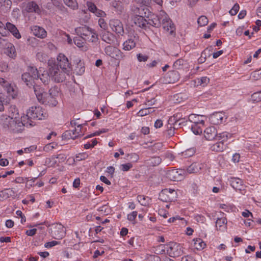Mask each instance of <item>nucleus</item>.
Masks as SVG:
<instances>
[{"label":"nucleus","instance_id":"13d9d810","mask_svg":"<svg viewBox=\"0 0 261 261\" xmlns=\"http://www.w3.org/2000/svg\"><path fill=\"white\" fill-rule=\"evenodd\" d=\"M36 57L38 60L41 62H43L46 59V55L43 52H38L36 54Z\"/></svg>","mask_w":261,"mask_h":261},{"label":"nucleus","instance_id":"09e8293b","mask_svg":"<svg viewBox=\"0 0 261 261\" xmlns=\"http://www.w3.org/2000/svg\"><path fill=\"white\" fill-rule=\"evenodd\" d=\"M59 95V89L58 87L54 86L51 87L49 90V94L48 95L53 96V97H57Z\"/></svg>","mask_w":261,"mask_h":261},{"label":"nucleus","instance_id":"a211bd4d","mask_svg":"<svg viewBox=\"0 0 261 261\" xmlns=\"http://www.w3.org/2000/svg\"><path fill=\"white\" fill-rule=\"evenodd\" d=\"M133 21L136 25L146 29L147 28V19L141 15H135L133 18Z\"/></svg>","mask_w":261,"mask_h":261},{"label":"nucleus","instance_id":"774afa93","mask_svg":"<svg viewBox=\"0 0 261 261\" xmlns=\"http://www.w3.org/2000/svg\"><path fill=\"white\" fill-rule=\"evenodd\" d=\"M183 63L184 60L182 59H178L174 63L173 67L175 69H179L183 65Z\"/></svg>","mask_w":261,"mask_h":261},{"label":"nucleus","instance_id":"f3484780","mask_svg":"<svg viewBox=\"0 0 261 261\" xmlns=\"http://www.w3.org/2000/svg\"><path fill=\"white\" fill-rule=\"evenodd\" d=\"M34 91L36 94V97L39 102L44 103V98L47 95L46 93L44 91V89L40 87L39 86L34 85L33 86Z\"/></svg>","mask_w":261,"mask_h":261},{"label":"nucleus","instance_id":"c9c22d12","mask_svg":"<svg viewBox=\"0 0 261 261\" xmlns=\"http://www.w3.org/2000/svg\"><path fill=\"white\" fill-rule=\"evenodd\" d=\"M168 76L170 78L169 83H174L179 79V74L177 71H172L168 73Z\"/></svg>","mask_w":261,"mask_h":261},{"label":"nucleus","instance_id":"a18cd8bd","mask_svg":"<svg viewBox=\"0 0 261 261\" xmlns=\"http://www.w3.org/2000/svg\"><path fill=\"white\" fill-rule=\"evenodd\" d=\"M87 156V155L86 154H79L78 155H76V157L73 159L72 158H69L67 160V161L71 162H80L83 159H85Z\"/></svg>","mask_w":261,"mask_h":261},{"label":"nucleus","instance_id":"a19ab883","mask_svg":"<svg viewBox=\"0 0 261 261\" xmlns=\"http://www.w3.org/2000/svg\"><path fill=\"white\" fill-rule=\"evenodd\" d=\"M152 108H146L142 109L138 113V115L140 117L146 116L152 112Z\"/></svg>","mask_w":261,"mask_h":261},{"label":"nucleus","instance_id":"7c9ffc66","mask_svg":"<svg viewBox=\"0 0 261 261\" xmlns=\"http://www.w3.org/2000/svg\"><path fill=\"white\" fill-rule=\"evenodd\" d=\"M226 148V145L224 143L220 141H218V142L213 145H212L211 147V149L212 151L220 152L223 151Z\"/></svg>","mask_w":261,"mask_h":261},{"label":"nucleus","instance_id":"f704fd0d","mask_svg":"<svg viewBox=\"0 0 261 261\" xmlns=\"http://www.w3.org/2000/svg\"><path fill=\"white\" fill-rule=\"evenodd\" d=\"M231 136V135L226 132L218 134L216 140L218 141H222L223 143L227 141L228 138Z\"/></svg>","mask_w":261,"mask_h":261},{"label":"nucleus","instance_id":"9d476101","mask_svg":"<svg viewBox=\"0 0 261 261\" xmlns=\"http://www.w3.org/2000/svg\"><path fill=\"white\" fill-rule=\"evenodd\" d=\"M75 32L78 36L85 40L89 39L92 34V30L86 25L76 28Z\"/></svg>","mask_w":261,"mask_h":261},{"label":"nucleus","instance_id":"680f3d73","mask_svg":"<svg viewBox=\"0 0 261 261\" xmlns=\"http://www.w3.org/2000/svg\"><path fill=\"white\" fill-rule=\"evenodd\" d=\"M239 10V5L236 4L229 11V13L231 15H235L237 14Z\"/></svg>","mask_w":261,"mask_h":261},{"label":"nucleus","instance_id":"ddd939ff","mask_svg":"<svg viewBox=\"0 0 261 261\" xmlns=\"http://www.w3.org/2000/svg\"><path fill=\"white\" fill-rule=\"evenodd\" d=\"M231 186L236 191H242L245 189L243 181L240 178L237 177H230L229 179Z\"/></svg>","mask_w":261,"mask_h":261},{"label":"nucleus","instance_id":"423d86ee","mask_svg":"<svg viewBox=\"0 0 261 261\" xmlns=\"http://www.w3.org/2000/svg\"><path fill=\"white\" fill-rule=\"evenodd\" d=\"M186 171L185 169H173L167 171L166 176L173 181H180L185 177Z\"/></svg>","mask_w":261,"mask_h":261},{"label":"nucleus","instance_id":"864d4df0","mask_svg":"<svg viewBox=\"0 0 261 261\" xmlns=\"http://www.w3.org/2000/svg\"><path fill=\"white\" fill-rule=\"evenodd\" d=\"M86 5L87 7H88V10L93 13L95 12V11H96L97 9L95 4L90 1L87 2Z\"/></svg>","mask_w":261,"mask_h":261},{"label":"nucleus","instance_id":"6e6552de","mask_svg":"<svg viewBox=\"0 0 261 261\" xmlns=\"http://www.w3.org/2000/svg\"><path fill=\"white\" fill-rule=\"evenodd\" d=\"M159 197L162 201H173L177 197V192L172 189H165L160 193Z\"/></svg>","mask_w":261,"mask_h":261},{"label":"nucleus","instance_id":"37998d69","mask_svg":"<svg viewBox=\"0 0 261 261\" xmlns=\"http://www.w3.org/2000/svg\"><path fill=\"white\" fill-rule=\"evenodd\" d=\"M195 152V149L191 148L187 149L185 151L181 152V155L185 158H188L192 156Z\"/></svg>","mask_w":261,"mask_h":261},{"label":"nucleus","instance_id":"473e14b6","mask_svg":"<svg viewBox=\"0 0 261 261\" xmlns=\"http://www.w3.org/2000/svg\"><path fill=\"white\" fill-rule=\"evenodd\" d=\"M43 101H44V103L48 105L51 107H55L58 104V101L56 97L49 96L48 94L45 96Z\"/></svg>","mask_w":261,"mask_h":261},{"label":"nucleus","instance_id":"ea45409f","mask_svg":"<svg viewBox=\"0 0 261 261\" xmlns=\"http://www.w3.org/2000/svg\"><path fill=\"white\" fill-rule=\"evenodd\" d=\"M124 56L123 55L122 53L118 49L116 48V50H114V53L112 55L111 57L113 58H114L117 60H120L124 58Z\"/></svg>","mask_w":261,"mask_h":261},{"label":"nucleus","instance_id":"c756f323","mask_svg":"<svg viewBox=\"0 0 261 261\" xmlns=\"http://www.w3.org/2000/svg\"><path fill=\"white\" fill-rule=\"evenodd\" d=\"M42 70L41 69L38 71H39V80H40L44 84H47L48 82V80L49 79V77L51 76H50L49 74V69H48V73H47L45 70H43V73L40 74V72H42Z\"/></svg>","mask_w":261,"mask_h":261},{"label":"nucleus","instance_id":"3c124183","mask_svg":"<svg viewBox=\"0 0 261 261\" xmlns=\"http://www.w3.org/2000/svg\"><path fill=\"white\" fill-rule=\"evenodd\" d=\"M116 47H113L111 45H109V46L106 47L105 48V53L108 56L111 57L112 55H113V54L114 53V50H116Z\"/></svg>","mask_w":261,"mask_h":261},{"label":"nucleus","instance_id":"a878e982","mask_svg":"<svg viewBox=\"0 0 261 261\" xmlns=\"http://www.w3.org/2000/svg\"><path fill=\"white\" fill-rule=\"evenodd\" d=\"M12 119H21L22 117L20 116L18 109L15 106H11L9 110V115L7 116Z\"/></svg>","mask_w":261,"mask_h":261},{"label":"nucleus","instance_id":"338daca9","mask_svg":"<svg viewBox=\"0 0 261 261\" xmlns=\"http://www.w3.org/2000/svg\"><path fill=\"white\" fill-rule=\"evenodd\" d=\"M220 207L226 212H229L233 208V206L230 205H227L225 204H220Z\"/></svg>","mask_w":261,"mask_h":261},{"label":"nucleus","instance_id":"f03ea898","mask_svg":"<svg viewBox=\"0 0 261 261\" xmlns=\"http://www.w3.org/2000/svg\"><path fill=\"white\" fill-rule=\"evenodd\" d=\"M25 117H23V121H24ZM1 123L3 128L11 133H19L21 132L25 123L22 122V120L12 119L8 117L7 115H2L1 117Z\"/></svg>","mask_w":261,"mask_h":261},{"label":"nucleus","instance_id":"1a4fd4ad","mask_svg":"<svg viewBox=\"0 0 261 261\" xmlns=\"http://www.w3.org/2000/svg\"><path fill=\"white\" fill-rule=\"evenodd\" d=\"M168 251L170 256L175 257L183 254L184 248L181 244L173 243L170 244Z\"/></svg>","mask_w":261,"mask_h":261},{"label":"nucleus","instance_id":"393cba45","mask_svg":"<svg viewBox=\"0 0 261 261\" xmlns=\"http://www.w3.org/2000/svg\"><path fill=\"white\" fill-rule=\"evenodd\" d=\"M6 28L10 31L16 38L20 39L21 38L20 34L17 28L13 24L10 22H7L5 25V29Z\"/></svg>","mask_w":261,"mask_h":261},{"label":"nucleus","instance_id":"603ef678","mask_svg":"<svg viewBox=\"0 0 261 261\" xmlns=\"http://www.w3.org/2000/svg\"><path fill=\"white\" fill-rule=\"evenodd\" d=\"M251 99L254 102H259L261 100V91L255 92L251 95Z\"/></svg>","mask_w":261,"mask_h":261},{"label":"nucleus","instance_id":"c85d7f7f","mask_svg":"<svg viewBox=\"0 0 261 261\" xmlns=\"http://www.w3.org/2000/svg\"><path fill=\"white\" fill-rule=\"evenodd\" d=\"M193 242V246L197 250H202L206 246L205 242L200 238L194 239Z\"/></svg>","mask_w":261,"mask_h":261},{"label":"nucleus","instance_id":"2f4dec72","mask_svg":"<svg viewBox=\"0 0 261 261\" xmlns=\"http://www.w3.org/2000/svg\"><path fill=\"white\" fill-rule=\"evenodd\" d=\"M201 164H190L186 170V173H193L198 172L201 168Z\"/></svg>","mask_w":261,"mask_h":261},{"label":"nucleus","instance_id":"c03bdc74","mask_svg":"<svg viewBox=\"0 0 261 261\" xmlns=\"http://www.w3.org/2000/svg\"><path fill=\"white\" fill-rule=\"evenodd\" d=\"M64 2L68 7L73 9L77 8V3L75 0H64Z\"/></svg>","mask_w":261,"mask_h":261},{"label":"nucleus","instance_id":"72a5a7b5","mask_svg":"<svg viewBox=\"0 0 261 261\" xmlns=\"http://www.w3.org/2000/svg\"><path fill=\"white\" fill-rule=\"evenodd\" d=\"M137 200L142 205L144 206L148 205L150 202V199L148 197H145L143 195L138 196Z\"/></svg>","mask_w":261,"mask_h":261},{"label":"nucleus","instance_id":"f257e3e1","mask_svg":"<svg viewBox=\"0 0 261 261\" xmlns=\"http://www.w3.org/2000/svg\"><path fill=\"white\" fill-rule=\"evenodd\" d=\"M49 74L57 83L65 81L66 75H69L72 71V66L68 58L61 53L58 56L57 62L49 63Z\"/></svg>","mask_w":261,"mask_h":261},{"label":"nucleus","instance_id":"4d7b16f0","mask_svg":"<svg viewBox=\"0 0 261 261\" xmlns=\"http://www.w3.org/2000/svg\"><path fill=\"white\" fill-rule=\"evenodd\" d=\"M83 40L84 39H82L81 37H75L73 39V42L77 46L81 47L83 46L84 44Z\"/></svg>","mask_w":261,"mask_h":261},{"label":"nucleus","instance_id":"20e7f679","mask_svg":"<svg viewBox=\"0 0 261 261\" xmlns=\"http://www.w3.org/2000/svg\"><path fill=\"white\" fill-rule=\"evenodd\" d=\"M28 119H45L48 117L47 111L41 107H32L27 112Z\"/></svg>","mask_w":261,"mask_h":261},{"label":"nucleus","instance_id":"052dcab7","mask_svg":"<svg viewBox=\"0 0 261 261\" xmlns=\"http://www.w3.org/2000/svg\"><path fill=\"white\" fill-rule=\"evenodd\" d=\"M137 59L139 62H146L148 59V56L142 54L137 55Z\"/></svg>","mask_w":261,"mask_h":261},{"label":"nucleus","instance_id":"8fccbe9b","mask_svg":"<svg viewBox=\"0 0 261 261\" xmlns=\"http://www.w3.org/2000/svg\"><path fill=\"white\" fill-rule=\"evenodd\" d=\"M145 258L146 261H161V259L159 256L149 254H146Z\"/></svg>","mask_w":261,"mask_h":261},{"label":"nucleus","instance_id":"9b49d317","mask_svg":"<svg viewBox=\"0 0 261 261\" xmlns=\"http://www.w3.org/2000/svg\"><path fill=\"white\" fill-rule=\"evenodd\" d=\"M109 25L113 30L117 34L122 35L124 33V29L121 22L118 19H111L110 20Z\"/></svg>","mask_w":261,"mask_h":261},{"label":"nucleus","instance_id":"2eb2a0df","mask_svg":"<svg viewBox=\"0 0 261 261\" xmlns=\"http://www.w3.org/2000/svg\"><path fill=\"white\" fill-rule=\"evenodd\" d=\"M161 12L159 15L152 14L150 17H147V28L150 25L159 28L161 26Z\"/></svg>","mask_w":261,"mask_h":261},{"label":"nucleus","instance_id":"aec40b11","mask_svg":"<svg viewBox=\"0 0 261 261\" xmlns=\"http://www.w3.org/2000/svg\"><path fill=\"white\" fill-rule=\"evenodd\" d=\"M4 195V198L7 199L9 198H15L17 196L18 191L17 188H6L2 191Z\"/></svg>","mask_w":261,"mask_h":261},{"label":"nucleus","instance_id":"dca6fc26","mask_svg":"<svg viewBox=\"0 0 261 261\" xmlns=\"http://www.w3.org/2000/svg\"><path fill=\"white\" fill-rule=\"evenodd\" d=\"M82 124L77 125V127L73 130H68L64 133V137L67 139H75L78 136L83 135L81 134Z\"/></svg>","mask_w":261,"mask_h":261},{"label":"nucleus","instance_id":"4c0bfd02","mask_svg":"<svg viewBox=\"0 0 261 261\" xmlns=\"http://www.w3.org/2000/svg\"><path fill=\"white\" fill-rule=\"evenodd\" d=\"M66 158L64 154H61L57 156H53V163H62L65 162Z\"/></svg>","mask_w":261,"mask_h":261},{"label":"nucleus","instance_id":"5fc2aeb1","mask_svg":"<svg viewBox=\"0 0 261 261\" xmlns=\"http://www.w3.org/2000/svg\"><path fill=\"white\" fill-rule=\"evenodd\" d=\"M164 246L160 245L154 248V252L156 254H161L165 253Z\"/></svg>","mask_w":261,"mask_h":261},{"label":"nucleus","instance_id":"79ce46f5","mask_svg":"<svg viewBox=\"0 0 261 261\" xmlns=\"http://www.w3.org/2000/svg\"><path fill=\"white\" fill-rule=\"evenodd\" d=\"M188 188L193 193H196L198 191V185L194 181H190L189 183Z\"/></svg>","mask_w":261,"mask_h":261},{"label":"nucleus","instance_id":"cd10ccee","mask_svg":"<svg viewBox=\"0 0 261 261\" xmlns=\"http://www.w3.org/2000/svg\"><path fill=\"white\" fill-rule=\"evenodd\" d=\"M26 9L29 12H35L38 14H39L41 12V10L39 6L34 2L28 3Z\"/></svg>","mask_w":261,"mask_h":261},{"label":"nucleus","instance_id":"7ed1b4c3","mask_svg":"<svg viewBox=\"0 0 261 261\" xmlns=\"http://www.w3.org/2000/svg\"><path fill=\"white\" fill-rule=\"evenodd\" d=\"M21 79L29 87H31L35 84V81L39 80V71L35 67H30L27 72L22 74Z\"/></svg>","mask_w":261,"mask_h":261},{"label":"nucleus","instance_id":"0e129e2a","mask_svg":"<svg viewBox=\"0 0 261 261\" xmlns=\"http://www.w3.org/2000/svg\"><path fill=\"white\" fill-rule=\"evenodd\" d=\"M98 24L101 28L103 29L105 31L108 28V25L105 21V20L103 18H99L98 20Z\"/></svg>","mask_w":261,"mask_h":261},{"label":"nucleus","instance_id":"0eeeda50","mask_svg":"<svg viewBox=\"0 0 261 261\" xmlns=\"http://www.w3.org/2000/svg\"><path fill=\"white\" fill-rule=\"evenodd\" d=\"M161 18L162 20L161 25H162L163 29L165 31L169 32L170 34H172L175 28L173 23L167 14L164 11H161Z\"/></svg>","mask_w":261,"mask_h":261},{"label":"nucleus","instance_id":"39448f33","mask_svg":"<svg viewBox=\"0 0 261 261\" xmlns=\"http://www.w3.org/2000/svg\"><path fill=\"white\" fill-rule=\"evenodd\" d=\"M47 227L50 226L49 232L51 236L55 239L61 240L66 234V230L64 226L60 223L46 225Z\"/></svg>","mask_w":261,"mask_h":261},{"label":"nucleus","instance_id":"49530a36","mask_svg":"<svg viewBox=\"0 0 261 261\" xmlns=\"http://www.w3.org/2000/svg\"><path fill=\"white\" fill-rule=\"evenodd\" d=\"M197 22L200 27L205 26L208 23V19L205 16H201L198 18Z\"/></svg>","mask_w":261,"mask_h":261},{"label":"nucleus","instance_id":"6ab92c4d","mask_svg":"<svg viewBox=\"0 0 261 261\" xmlns=\"http://www.w3.org/2000/svg\"><path fill=\"white\" fill-rule=\"evenodd\" d=\"M138 40L137 37L134 36L126 40L123 44V49L125 50H130L136 46V42Z\"/></svg>","mask_w":261,"mask_h":261},{"label":"nucleus","instance_id":"58836bf2","mask_svg":"<svg viewBox=\"0 0 261 261\" xmlns=\"http://www.w3.org/2000/svg\"><path fill=\"white\" fill-rule=\"evenodd\" d=\"M5 89L10 96H12L13 98L15 97L16 91L15 88L10 83L5 88Z\"/></svg>","mask_w":261,"mask_h":261},{"label":"nucleus","instance_id":"e2e57ef3","mask_svg":"<svg viewBox=\"0 0 261 261\" xmlns=\"http://www.w3.org/2000/svg\"><path fill=\"white\" fill-rule=\"evenodd\" d=\"M60 242L57 241H52L50 242H46L44 244L45 248H51L56 245L59 244Z\"/></svg>","mask_w":261,"mask_h":261},{"label":"nucleus","instance_id":"412c9836","mask_svg":"<svg viewBox=\"0 0 261 261\" xmlns=\"http://www.w3.org/2000/svg\"><path fill=\"white\" fill-rule=\"evenodd\" d=\"M31 31L33 34L37 37L43 38L46 36V32L41 27L36 25L33 26L31 28Z\"/></svg>","mask_w":261,"mask_h":261},{"label":"nucleus","instance_id":"de8ad7c7","mask_svg":"<svg viewBox=\"0 0 261 261\" xmlns=\"http://www.w3.org/2000/svg\"><path fill=\"white\" fill-rule=\"evenodd\" d=\"M138 213L137 211H133L127 216V220L132 222L133 224L136 223V219Z\"/></svg>","mask_w":261,"mask_h":261},{"label":"nucleus","instance_id":"f8f14e48","mask_svg":"<svg viewBox=\"0 0 261 261\" xmlns=\"http://www.w3.org/2000/svg\"><path fill=\"white\" fill-rule=\"evenodd\" d=\"M224 119H226L225 114L220 112L214 113L210 117L211 123L215 125L222 124Z\"/></svg>","mask_w":261,"mask_h":261},{"label":"nucleus","instance_id":"bf43d9fd","mask_svg":"<svg viewBox=\"0 0 261 261\" xmlns=\"http://www.w3.org/2000/svg\"><path fill=\"white\" fill-rule=\"evenodd\" d=\"M191 129L193 133H194L195 135L200 134L202 133V129L200 128V127L198 126V125H192Z\"/></svg>","mask_w":261,"mask_h":261},{"label":"nucleus","instance_id":"4be33fe9","mask_svg":"<svg viewBox=\"0 0 261 261\" xmlns=\"http://www.w3.org/2000/svg\"><path fill=\"white\" fill-rule=\"evenodd\" d=\"M101 39L106 43L111 44L114 42L115 37L114 35L109 32L103 31L101 34Z\"/></svg>","mask_w":261,"mask_h":261},{"label":"nucleus","instance_id":"bb28decb","mask_svg":"<svg viewBox=\"0 0 261 261\" xmlns=\"http://www.w3.org/2000/svg\"><path fill=\"white\" fill-rule=\"evenodd\" d=\"M202 117L195 114H191L189 115L188 119L190 122L193 123L194 125L201 124L204 125V121L201 119Z\"/></svg>","mask_w":261,"mask_h":261},{"label":"nucleus","instance_id":"b1692460","mask_svg":"<svg viewBox=\"0 0 261 261\" xmlns=\"http://www.w3.org/2000/svg\"><path fill=\"white\" fill-rule=\"evenodd\" d=\"M227 220L225 217L218 218L216 221V228L217 230L224 231L227 227Z\"/></svg>","mask_w":261,"mask_h":261},{"label":"nucleus","instance_id":"5701e85b","mask_svg":"<svg viewBox=\"0 0 261 261\" xmlns=\"http://www.w3.org/2000/svg\"><path fill=\"white\" fill-rule=\"evenodd\" d=\"M6 54L12 59H14L16 57V51L14 45L10 42L6 43Z\"/></svg>","mask_w":261,"mask_h":261},{"label":"nucleus","instance_id":"e433bc0d","mask_svg":"<svg viewBox=\"0 0 261 261\" xmlns=\"http://www.w3.org/2000/svg\"><path fill=\"white\" fill-rule=\"evenodd\" d=\"M111 5L116 10L120 12H122L123 10V6L122 3L120 1H114L111 3Z\"/></svg>","mask_w":261,"mask_h":261},{"label":"nucleus","instance_id":"6e6d98bb","mask_svg":"<svg viewBox=\"0 0 261 261\" xmlns=\"http://www.w3.org/2000/svg\"><path fill=\"white\" fill-rule=\"evenodd\" d=\"M251 76L255 80H257L261 78V68L252 72L251 74Z\"/></svg>","mask_w":261,"mask_h":261},{"label":"nucleus","instance_id":"4468645a","mask_svg":"<svg viewBox=\"0 0 261 261\" xmlns=\"http://www.w3.org/2000/svg\"><path fill=\"white\" fill-rule=\"evenodd\" d=\"M204 135L207 140H216L218 135L216 128L214 126L207 127L204 131Z\"/></svg>","mask_w":261,"mask_h":261},{"label":"nucleus","instance_id":"69168bd1","mask_svg":"<svg viewBox=\"0 0 261 261\" xmlns=\"http://www.w3.org/2000/svg\"><path fill=\"white\" fill-rule=\"evenodd\" d=\"M3 3V4L2 7H5L6 11L9 10L11 8L12 2L10 0H4Z\"/></svg>","mask_w":261,"mask_h":261}]
</instances>
